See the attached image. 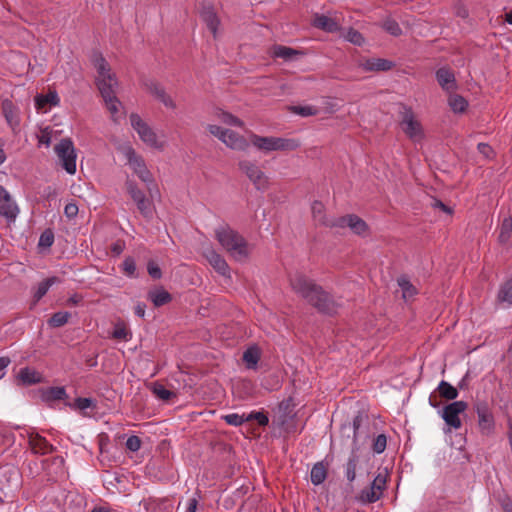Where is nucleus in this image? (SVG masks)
Wrapping results in <instances>:
<instances>
[{
	"label": "nucleus",
	"mask_w": 512,
	"mask_h": 512,
	"mask_svg": "<svg viewBox=\"0 0 512 512\" xmlns=\"http://www.w3.org/2000/svg\"><path fill=\"white\" fill-rule=\"evenodd\" d=\"M450 108L455 113L464 112L468 106L466 99L457 94H451L448 99Z\"/></svg>",
	"instance_id": "nucleus-41"
},
{
	"label": "nucleus",
	"mask_w": 512,
	"mask_h": 512,
	"mask_svg": "<svg viewBox=\"0 0 512 512\" xmlns=\"http://www.w3.org/2000/svg\"><path fill=\"white\" fill-rule=\"evenodd\" d=\"M346 39L349 42H351L355 45H358V46H360L364 43V38H363L362 34L359 31L352 29V28L349 29V31L347 32Z\"/></svg>",
	"instance_id": "nucleus-53"
},
{
	"label": "nucleus",
	"mask_w": 512,
	"mask_h": 512,
	"mask_svg": "<svg viewBox=\"0 0 512 512\" xmlns=\"http://www.w3.org/2000/svg\"><path fill=\"white\" fill-rule=\"evenodd\" d=\"M250 144L256 149L269 153L272 151H293L296 150L300 144L295 139L274 137V136H260L255 133L249 135Z\"/></svg>",
	"instance_id": "nucleus-3"
},
{
	"label": "nucleus",
	"mask_w": 512,
	"mask_h": 512,
	"mask_svg": "<svg viewBox=\"0 0 512 512\" xmlns=\"http://www.w3.org/2000/svg\"><path fill=\"white\" fill-rule=\"evenodd\" d=\"M433 206L435 208H439L441 209L443 212L447 213V214H452V209L450 207H448L446 204H444L442 201L440 200H434V204Z\"/></svg>",
	"instance_id": "nucleus-62"
},
{
	"label": "nucleus",
	"mask_w": 512,
	"mask_h": 512,
	"mask_svg": "<svg viewBox=\"0 0 512 512\" xmlns=\"http://www.w3.org/2000/svg\"><path fill=\"white\" fill-rule=\"evenodd\" d=\"M29 445L35 454L45 455L53 451V446L39 434L29 436Z\"/></svg>",
	"instance_id": "nucleus-23"
},
{
	"label": "nucleus",
	"mask_w": 512,
	"mask_h": 512,
	"mask_svg": "<svg viewBox=\"0 0 512 512\" xmlns=\"http://www.w3.org/2000/svg\"><path fill=\"white\" fill-rule=\"evenodd\" d=\"M75 405L77 408H79L80 410H84V409H87V408H90V407H93L95 406L94 402L92 399L90 398H84V397H79L75 400Z\"/></svg>",
	"instance_id": "nucleus-57"
},
{
	"label": "nucleus",
	"mask_w": 512,
	"mask_h": 512,
	"mask_svg": "<svg viewBox=\"0 0 512 512\" xmlns=\"http://www.w3.org/2000/svg\"><path fill=\"white\" fill-rule=\"evenodd\" d=\"M436 79L441 88L447 93H453L457 89L455 75L452 70L442 67L436 71Z\"/></svg>",
	"instance_id": "nucleus-19"
},
{
	"label": "nucleus",
	"mask_w": 512,
	"mask_h": 512,
	"mask_svg": "<svg viewBox=\"0 0 512 512\" xmlns=\"http://www.w3.org/2000/svg\"><path fill=\"white\" fill-rule=\"evenodd\" d=\"M238 168L252 182L255 189L259 191H266L268 189L269 177L255 161L248 159L240 160Z\"/></svg>",
	"instance_id": "nucleus-6"
},
{
	"label": "nucleus",
	"mask_w": 512,
	"mask_h": 512,
	"mask_svg": "<svg viewBox=\"0 0 512 512\" xmlns=\"http://www.w3.org/2000/svg\"><path fill=\"white\" fill-rule=\"evenodd\" d=\"M78 206L76 203H68L65 208H64V214L66 217H68L69 219H72L74 217L77 216L78 214Z\"/></svg>",
	"instance_id": "nucleus-58"
},
{
	"label": "nucleus",
	"mask_w": 512,
	"mask_h": 512,
	"mask_svg": "<svg viewBox=\"0 0 512 512\" xmlns=\"http://www.w3.org/2000/svg\"><path fill=\"white\" fill-rule=\"evenodd\" d=\"M122 272L130 277V278H134L136 277V263H135V260L134 258L128 256L124 259L123 263H122Z\"/></svg>",
	"instance_id": "nucleus-44"
},
{
	"label": "nucleus",
	"mask_w": 512,
	"mask_h": 512,
	"mask_svg": "<svg viewBox=\"0 0 512 512\" xmlns=\"http://www.w3.org/2000/svg\"><path fill=\"white\" fill-rule=\"evenodd\" d=\"M512 239V217L503 218L499 226L498 241L501 245H508Z\"/></svg>",
	"instance_id": "nucleus-29"
},
{
	"label": "nucleus",
	"mask_w": 512,
	"mask_h": 512,
	"mask_svg": "<svg viewBox=\"0 0 512 512\" xmlns=\"http://www.w3.org/2000/svg\"><path fill=\"white\" fill-rule=\"evenodd\" d=\"M437 390L440 396L447 400H455L458 397V390L444 380L439 383Z\"/></svg>",
	"instance_id": "nucleus-40"
},
{
	"label": "nucleus",
	"mask_w": 512,
	"mask_h": 512,
	"mask_svg": "<svg viewBox=\"0 0 512 512\" xmlns=\"http://www.w3.org/2000/svg\"><path fill=\"white\" fill-rule=\"evenodd\" d=\"M126 191L131 197V199L134 201V203L137 206V209L139 212L145 217V218H151L154 211V205L153 202L148 199L137 184L133 181L128 179L125 182Z\"/></svg>",
	"instance_id": "nucleus-10"
},
{
	"label": "nucleus",
	"mask_w": 512,
	"mask_h": 512,
	"mask_svg": "<svg viewBox=\"0 0 512 512\" xmlns=\"http://www.w3.org/2000/svg\"><path fill=\"white\" fill-rule=\"evenodd\" d=\"M204 257L214 270L223 277H230V267L224 257L216 252L213 248L204 252Z\"/></svg>",
	"instance_id": "nucleus-17"
},
{
	"label": "nucleus",
	"mask_w": 512,
	"mask_h": 512,
	"mask_svg": "<svg viewBox=\"0 0 512 512\" xmlns=\"http://www.w3.org/2000/svg\"><path fill=\"white\" fill-rule=\"evenodd\" d=\"M387 446V437L384 434H379L373 441L372 450L374 453L381 454L385 451Z\"/></svg>",
	"instance_id": "nucleus-47"
},
{
	"label": "nucleus",
	"mask_w": 512,
	"mask_h": 512,
	"mask_svg": "<svg viewBox=\"0 0 512 512\" xmlns=\"http://www.w3.org/2000/svg\"><path fill=\"white\" fill-rule=\"evenodd\" d=\"M215 239L234 260L242 262L250 255V245L246 239L230 225L223 223L214 230Z\"/></svg>",
	"instance_id": "nucleus-2"
},
{
	"label": "nucleus",
	"mask_w": 512,
	"mask_h": 512,
	"mask_svg": "<svg viewBox=\"0 0 512 512\" xmlns=\"http://www.w3.org/2000/svg\"><path fill=\"white\" fill-rule=\"evenodd\" d=\"M289 281L292 290L307 302H309L310 299L312 300V297L317 293L320 287L304 274L298 272L291 275Z\"/></svg>",
	"instance_id": "nucleus-11"
},
{
	"label": "nucleus",
	"mask_w": 512,
	"mask_h": 512,
	"mask_svg": "<svg viewBox=\"0 0 512 512\" xmlns=\"http://www.w3.org/2000/svg\"><path fill=\"white\" fill-rule=\"evenodd\" d=\"M383 28L393 36H399L402 34V29L399 24L393 19H387L383 22Z\"/></svg>",
	"instance_id": "nucleus-49"
},
{
	"label": "nucleus",
	"mask_w": 512,
	"mask_h": 512,
	"mask_svg": "<svg viewBox=\"0 0 512 512\" xmlns=\"http://www.w3.org/2000/svg\"><path fill=\"white\" fill-rule=\"evenodd\" d=\"M2 112L12 130H16L20 125L19 108L9 99L2 102Z\"/></svg>",
	"instance_id": "nucleus-20"
},
{
	"label": "nucleus",
	"mask_w": 512,
	"mask_h": 512,
	"mask_svg": "<svg viewBox=\"0 0 512 512\" xmlns=\"http://www.w3.org/2000/svg\"><path fill=\"white\" fill-rule=\"evenodd\" d=\"M395 66L393 61L383 58H368L361 62L360 67L364 71H389Z\"/></svg>",
	"instance_id": "nucleus-22"
},
{
	"label": "nucleus",
	"mask_w": 512,
	"mask_h": 512,
	"mask_svg": "<svg viewBox=\"0 0 512 512\" xmlns=\"http://www.w3.org/2000/svg\"><path fill=\"white\" fill-rule=\"evenodd\" d=\"M129 118L131 126L147 146L158 150L164 149L165 143L158 139L155 131L138 114L132 113Z\"/></svg>",
	"instance_id": "nucleus-7"
},
{
	"label": "nucleus",
	"mask_w": 512,
	"mask_h": 512,
	"mask_svg": "<svg viewBox=\"0 0 512 512\" xmlns=\"http://www.w3.org/2000/svg\"><path fill=\"white\" fill-rule=\"evenodd\" d=\"M313 26L329 33L337 32L340 29L339 24L334 19L319 14L315 15Z\"/></svg>",
	"instance_id": "nucleus-27"
},
{
	"label": "nucleus",
	"mask_w": 512,
	"mask_h": 512,
	"mask_svg": "<svg viewBox=\"0 0 512 512\" xmlns=\"http://www.w3.org/2000/svg\"><path fill=\"white\" fill-rule=\"evenodd\" d=\"M113 338L128 341L131 338V333L123 324H117L112 333Z\"/></svg>",
	"instance_id": "nucleus-48"
},
{
	"label": "nucleus",
	"mask_w": 512,
	"mask_h": 512,
	"mask_svg": "<svg viewBox=\"0 0 512 512\" xmlns=\"http://www.w3.org/2000/svg\"><path fill=\"white\" fill-rule=\"evenodd\" d=\"M94 66L97 70L96 85L103 98L107 110L114 122H118L122 116V104L117 98L116 92L119 86L116 75L111 71L108 62L101 55L94 59Z\"/></svg>",
	"instance_id": "nucleus-1"
},
{
	"label": "nucleus",
	"mask_w": 512,
	"mask_h": 512,
	"mask_svg": "<svg viewBox=\"0 0 512 512\" xmlns=\"http://www.w3.org/2000/svg\"><path fill=\"white\" fill-rule=\"evenodd\" d=\"M61 161L62 167L71 175L76 172V152L73 142L69 138L62 139L54 148Z\"/></svg>",
	"instance_id": "nucleus-9"
},
{
	"label": "nucleus",
	"mask_w": 512,
	"mask_h": 512,
	"mask_svg": "<svg viewBox=\"0 0 512 512\" xmlns=\"http://www.w3.org/2000/svg\"><path fill=\"white\" fill-rule=\"evenodd\" d=\"M292 110L294 113L303 117L314 116L318 114V108L311 105L294 106Z\"/></svg>",
	"instance_id": "nucleus-46"
},
{
	"label": "nucleus",
	"mask_w": 512,
	"mask_h": 512,
	"mask_svg": "<svg viewBox=\"0 0 512 512\" xmlns=\"http://www.w3.org/2000/svg\"><path fill=\"white\" fill-rule=\"evenodd\" d=\"M58 282H59V279L57 277L53 276V277H49V278L41 281L40 283H38L37 287L34 290V294H33L34 301L38 302L42 297H44L46 295V293L48 292L50 287L53 284L58 283Z\"/></svg>",
	"instance_id": "nucleus-38"
},
{
	"label": "nucleus",
	"mask_w": 512,
	"mask_h": 512,
	"mask_svg": "<svg viewBox=\"0 0 512 512\" xmlns=\"http://www.w3.org/2000/svg\"><path fill=\"white\" fill-rule=\"evenodd\" d=\"M214 117L216 120L228 126L242 127L244 125L241 119L222 109H216L214 111Z\"/></svg>",
	"instance_id": "nucleus-33"
},
{
	"label": "nucleus",
	"mask_w": 512,
	"mask_h": 512,
	"mask_svg": "<svg viewBox=\"0 0 512 512\" xmlns=\"http://www.w3.org/2000/svg\"><path fill=\"white\" fill-rule=\"evenodd\" d=\"M364 419H365V417L361 413H358L353 418V422H352V426H353V446H357L359 428L362 425Z\"/></svg>",
	"instance_id": "nucleus-51"
},
{
	"label": "nucleus",
	"mask_w": 512,
	"mask_h": 512,
	"mask_svg": "<svg viewBox=\"0 0 512 512\" xmlns=\"http://www.w3.org/2000/svg\"><path fill=\"white\" fill-rule=\"evenodd\" d=\"M68 397L64 387H48L42 390V399L45 402L64 400Z\"/></svg>",
	"instance_id": "nucleus-30"
},
{
	"label": "nucleus",
	"mask_w": 512,
	"mask_h": 512,
	"mask_svg": "<svg viewBox=\"0 0 512 512\" xmlns=\"http://www.w3.org/2000/svg\"><path fill=\"white\" fill-rule=\"evenodd\" d=\"M248 369H256L260 360V350L256 346L249 347L243 353L242 357Z\"/></svg>",
	"instance_id": "nucleus-35"
},
{
	"label": "nucleus",
	"mask_w": 512,
	"mask_h": 512,
	"mask_svg": "<svg viewBox=\"0 0 512 512\" xmlns=\"http://www.w3.org/2000/svg\"><path fill=\"white\" fill-rule=\"evenodd\" d=\"M247 421L256 420L260 426H266L269 423V419L263 412L253 411L246 416Z\"/></svg>",
	"instance_id": "nucleus-52"
},
{
	"label": "nucleus",
	"mask_w": 512,
	"mask_h": 512,
	"mask_svg": "<svg viewBox=\"0 0 512 512\" xmlns=\"http://www.w3.org/2000/svg\"><path fill=\"white\" fill-rule=\"evenodd\" d=\"M19 379L25 385H32L42 382L43 376L40 372L25 367L20 370Z\"/></svg>",
	"instance_id": "nucleus-32"
},
{
	"label": "nucleus",
	"mask_w": 512,
	"mask_h": 512,
	"mask_svg": "<svg viewBox=\"0 0 512 512\" xmlns=\"http://www.w3.org/2000/svg\"><path fill=\"white\" fill-rule=\"evenodd\" d=\"M19 213L18 206L10 194L0 185V215L8 220H14Z\"/></svg>",
	"instance_id": "nucleus-18"
},
{
	"label": "nucleus",
	"mask_w": 512,
	"mask_h": 512,
	"mask_svg": "<svg viewBox=\"0 0 512 512\" xmlns=\"http://www.w3.org/2000/svg\"><path fill=\"white\" fill-rule=\"evenodd\" d=\"M44 469L48 475V479L56 481L58 476L64 474V460L62 457H54L50 461L44 462Z\"/></svg>",
	"instance_id": "nucleus-25"
},
{
	"label": "nucleus",
	"mask_w": 512,
	"mask_h": 512,
	"mask_svg": "<svg viewBox=\"0 0 512 512\" xmlns=\"http://www.w3.org/2000/svg\"><path fill=\"white\" fill-rule=\"evenodd\" d=\"M360 464V456L358 454V447L353 446L350 456L346 463L343 465L344 475L349 483H353L356 479V470Z\"/></svg>",
	"instance_id": "nucleus-21"
},
{
	"label": "nucleus",
	"mask_w": 512,
	"mask_h": 512,
	"mask_svg": "<svg viewBox=\"0 0 512 512\" xmlns=\"http://www.w3.org/2000/svg\"><path fill=\"white\" fill-rule=\"evenodd\" d=\"M53 242H54V236H53L52 232L45 231L40 236L39 246L50 247L53 244Z\"/></svg>",
	"instance_id": "nucleus-56"
},
{
	"label": "nucleus",
	"mask_w": 512,
	"mask_h": 512,
	"mask_svg": "<svg viewBox=\"0 0 512 512\" xmlns=\"http://www.w3.org/2000/svg\"><path fill=\"white\" fill-rule=\"evenodd\" d=\"M478 416V425L482 434L490 435L494 431L495 422L493 414L486 402H478L475 405Z\"/></svg>",
	"instance_id": "nucleus-15"
},
{
	"label": "nucleus",
	"mask_w": 512,
	"mask_h": 512,
	"mask_svg": "<svg viewBox=\"0 0 512 512\" xmlns=\"http://www.w3.org/2000/svg\"><path fill=\"white\" fill-rule=\"evenodd\" d=\"M128 164L139 179L147 185L148 190H151V185L154 183V178L151 172L148 170L143 158L136 154V152L130 148L127 153Z\"/></svg>",
	"instance_id": "nucleus-12"
},
{
	"label": "nucleus",
	"mask_w": 512,
	"mask_h": 512,
	"mask_svg": "<svg viewBox=\"0 0 512 512\" xmlns=\"http://www.w3.org/2000/svg\"><path fill=\"white\" fill-rule=\"evenodd\" d=\"M148 299L155 307H161L171 302L172 296L164 288L158 287L148 292Z\"/></svg>",
	"instance_id": "nucleus-28"
},
{
	"label": "nucleus",
	"mask_w": 512,
	"mask_h": 512,
	"mask_svg": "<svg viewBox=\"0 0 512 512\" xmlns=\"http://www.w3.org/2000/svg\"><path fill=\"white\" fill-rule=\"evenodd\" d=\"M147 91L152 94L156 99L160 97V95L164 94L166 91L162 85L158 82L150 81L146 83Z\"/></svg>",
	"instance_id": "nucleus-50"
},
{
	"label": "nucleus",
	"mask_w": 512,
	"mask_h": 512,
	"mask_svg": "<svg viewBox=\"0 0 512 512\" xmlns=\"http://www.w3.org/2000/svg\"><path fill=\"white\" fill-rule=\"evenodd\" d=\"M147 271H148V274L153 279H160L162 277V271H161L160 267L154 261L148 262Z\"/></svg>",
	"instance_id": "nucleus-55"
},
{
	"label": "nucleus",
	"mask_w": 512,
	"mask_h": 512,
	"mask_svg": "<svg viewBox=\"0 0 512 512\" xmlns=\"http://www.w3.org/2000/svg\"><path fill=\"white\" fill-rule=\"evenodd\" d=\"M303 53L299 50L293 49L291 47L283 46V45H275L272 48V55L276 58H282L284 60H291L297 55H302Z\"/></svg>",
	"instance_id": "nucleus-34"
},
{
	"label": "nucleus",
	"mask_w": 512,
	"mask_h": 512,
	"mask_svg": "<svg viewBox=\"0 0 512 512\" xmlns=\"http://www.w3.org/2000/svg\"><path fill=\"white\" fill-rule=\"evenodd\" d=\"M388 474L386 471L379 472L371 482L369 487L363 488L356 500L361 504H371L380 500L387 486Z\"/></svg>",
	"instance_id": "nucleus-5"
},
{
	"label": "nucleus",
	"mask_w": 512,
	"mask_h": 512,
	"mask_svg": "<svg viewBox=\"0 0 512 512\" xmlns=\"http://www.w3.org/2000/svg\"><path fill=\"white\" fill-rule=\"evenodd\" d=\"M222 419L228 425L235 426V427L241 426L243 423L247 422L246 416L244 414L239 415L237 413H231V414L224 415V416H222Z\"/></svg>",
	"instance_id": "nucleus-45"
},
{
	"label": "nucleus",
	"mask_w": 512,
	"mask_h": 512,
	"mask_svg": "<svg viewBox=\"0 0 512 512\" xmlns=\"http://www.w3.org/2000/svg\"><path fill=\"white\" fill-rule=\"evenodd\" d=\"M200 16L208 29L212 32L213 36L216 37L220 21L214 11V8L212 6H204L200 12Z\"/></svg>",
	"instance_id": "nucleus-26"
},
{
	"label": "nucleus",
	"mask_w": 512,
	"mask_h": 512,
	"mask_svg": "<svg viewBox=\"0 0 512 512\" xmlns=\"http://www.w3.org/2000/svg\"><path fill=\"white\" fill-rule=\"evenodd\" d=\"M157 100L160 101L167 108L176 109V104L174 100L166 92L160 95V97L157 98Z\"/></svg>",
	"instance_id": "nucleus-59"
},
{
	"label": "nucleus",
	"mask_w": 512,
	"mask_h": 512,
	"mask_svg": "<svg viewBox=\"0 0 512 512\" xmlns=\"http://www.w3.org/2000/svg\"><path fill=\"white\" fill-rule=\"evenodd\" d=\"M141 443V439L138 436L132 435L126 441V448L132 452H137L141 448Z\"/></svg>",
	"instance_id": "nucleus-54"
},
{
	"label": "nucleus",
	"mask_w": 512,
	"mask_h": 512,
	"mask_svg": "<svg viewBox=\"0 0 512 512\" xmlns=\"http://www.w3.org/2000/svg\"><path fill=\"white\" fill-rule=\"evenodd\" d=\"M71 314L67 311H59L54 313L48 320V324L51 327L58 328L68 323Z\"/></svg>",
	"instance_id": "nucleus-42"
},
{
	"label": "nucleus",
	"mask_w": 512,
	"mask_h": 512,
	"mask_svg": "<svg viewBox=\"0 0 512 512\" xmlns=\"http://www.w3.org/2000/svg\"><path fill=\"white\" fill-rule=\"evenodd\" d=\"M336 227H349L357 235H365L368 226L366 222L357 215L351 214L336 218Z\"/></svg>",
	"instance_id": "nucleus-16"
},
{
	"label": "nucleus",
	"mask_w": 512,
	"mask_h": 512,
	"mask_svg": "<svg viewBox=\"0 0 512 512\" xmlns=\"http://www.w3.org/2000/svg\"><path fill=\"white\" fill-rule=\"evenodd\" d=\"M198 507V498L193 497L188 500L186 512H196Z\"/></svg>",
	"instance_id": "nucleus-61"
},
{
	"label": "nucleus",
	"mask_w": 512,
	"mask_h": 512,
	"mask_svg": "<svg viewBox=\"0 0 512 512\" xmlns=\"http://www.w3.org/2000/svg\"><path fill=\"white\" fill-rule=\"evenodd\" d=\"M398 286L401 288L402 297L405 300L413 298L417 294L416 287L410 282L407 276L402 275L397 279Z\"/></svg>",
	"instance_id": "nucleus-37"
},
{
	"label": "nucleus",
	"mask_w": 512,
	"mask_h": 512,
	"mask_svg": "<svg viewBox=\"0 0 512 512\" xmlns=\"http://www.w3.org/2000/svg\"><path fill=\"white\" fill-rule=\"evenodd\" d=\"M313 219L320 225L336 227V219H329L325 214V207L322 202L314 201L311 206Z\"/></svg>",
	"instance_id": "nucleus-24"
},
{
	"label": "nucleus",
	"mask_w": 512,
	"mask_h": 512,
	"mask_svg": "<svg viewBox=\"0 0 512 512\" xmlns=\"http://www.w3.org/2000/svg\"><path fill=\"white\" fill-rule=\"evenodd\" d=\"M59 102V96L55 91H50L46 95H37L35 97V105L37 109H43L47 104L57 106Z\"/></svg>",
	"instance_id": "nucleus-36"
},
{
	"label": "nucleus",
	"mask_w": 512,
	"mask_h": 512,
	"mask_svg": "<svg viewBox=\"0 0 512 512\" xmlns=\"http://www.w3.org/2000/svg\"><path fill=\"white\" fill-rule=\"evenodd\" d=\"M152 393L160 400L169 401L171 398L175 397L176 394L168 389H166L162 384L155 382L152 385Z\"/></svg>",
	"instance_id": "nucleus-43"
},
{
	"label": "nucleus",
	"mask_w": 512,
	"mask_h": 512,
	"mask_svg": "<svg viewBox=\"0 0 512 512\" xmlns=\"http://www.w3.org/2000/svg\"><path fill=\"white\" fill-rule=\"evenodd\" d=\"M327 477V468L323 464V462L316 463L310 473L311 482L314 485H320L322 484Z\"/></svg>",
	"instance_id": "nucleus-39"
},
{
	"label": "nucleus",
	"mask_w": 512,
	"mask_h": 512,
	"mask_svg": "<svg viewBox=\"0 0 512 512\" xmlns=\"http://www.w3.org/2000/svg\"><path fill=\"white\" fill-rule=\"evenodd\" d=\"M11 360L9 357H0V379L5 376V369L10 364Z\"/></svg>",
	"instance_id": "nucleus-60"
},
{
	"label": "nucleus",
	"mask_w": 512,
	"mask_h": 512,
	"mask_svg": "<svg viewBox=\"0 0 512 512\" xmlns=\"http://www.w3.org/2000/svg\"><path fill=\"white\" fill-rule=\"evenodd\" d=\"M315 307L319 312L332 315L336 313L338 308L337 301L320 286L317 293L308 302Z\"/></svg>",
	"instance_id": "nucleus-13"
},
{
	"label": "nucleus",
	"mask_w": 512,
	"mask_h": 512,
	"mask_svg": "<svg viewBox=\"0 0 512 512\" xmlns=\"http://www.w3.org/2000/svg\"><path fill=\"white\" fill-rule=\"evenodd\" d=\"M478 150L480 153L484 154L486 157H489L492 152V148L486 143H479Z\"/></svg>",
	"instance_id": "nucleus-63"
},
{
	"label": "nucleus",
	"mask_w": 512,
	"mask_h": 512,
	"mask_svg": "<svg viewBox=\"0 0 512 512\" xmlns=\"http://www.w3.org/2000/svg\"><path fill=\"white\" fill-rule=\"evenodd\" d=\"M400 127L406 136L413 142H421L424 138V131L421 123L415 118L411 108L404 107L401 113Z\"/></svg>",
	"instance_id": "nucleus-8"
},
{
	"label": "nucleus",
	"mask_w": 512,
	"mask_h": 512,
	"mask_svg": "<svg viewBox=\"0 0 512 512\" xmlns=\"http://www.w3.org/2000/svg\"><path fill=\"white\" fill-rule=\"evenodd\" d=\"M207 130L232 150L245 151L250 145V140H247L244 136L233 130L222 128L215 124L207 125Z\"/></svg>",
	"instance_id": "nucleus-4"
},
{
	"label": "nucleus",
	"mask_w": 512,
	"mask_h": 512,
	"mask_svg": "<svg viewBox=\"0 0 512 512\" xmlns=\"http://www.w3.org/2000/svg\"><path fill=\"white\" fill-rule=\"evenodd\" d=\"M145 309H146V306L145 304L143 303H139L137 304V306L135 307V314L141 318H143L145 316Z\"/></svg>",
	"instance_id": "nucleus-64"
},
{
	"label": "nucleus",
	"mask_w": 512,
	"mask_h": 512,
	"mask_svg": "<svg viewBox=\"0 0 512 512\" xmlns=\"http://www.w3.org/2000/svg\"><path fill=\"white\" fill-rule=\"evenodd\" d=\"M496 298L498 302L512 306V276L500 285Z\"/></svg>",
	"instance_id": "nucleus-31"
},
{
	"label": "nucleus",
	"mask_w": 512,
	"mask_h": 512,
	"mask_svg": "<svg viewBox=\"0 0 512 512\" xmlns=\"http://www.w3.org/2000/svg\"><path fill=\"white\" fill-rule=\"evenodd\" d=\"M468 405L464 401H454L446 405L442 412V418L447 425L454 429H459L462 426V422L459 415L467 409Z\"/></svg>",
	"instance_id": "nucleus-14"
}]
</instances>
